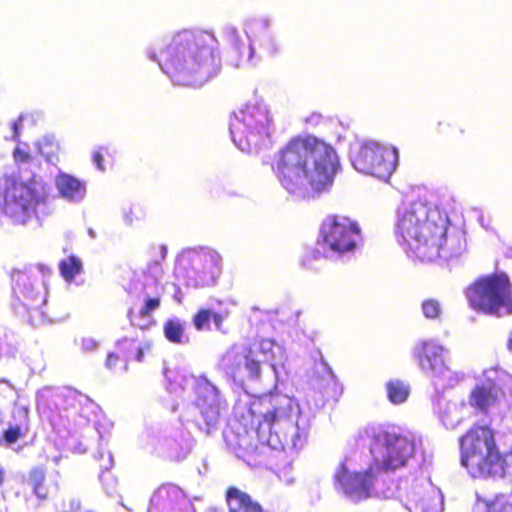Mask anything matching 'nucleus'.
<instances>
[{"label": "nucleus", "mask_w": 512, "mask_h": 512, "mask_svg": "<svg viewBox=\"0 0 512 512\" xmlns=\"http://www.w3.org/2000/svg\"><path fill=\"white\" fill-rule=\"evenodd\" d=\"M46 272L49 273L50 270L42 265L12 271L11 283L15 296L13 307H23L29 315L34 312L44 315L41 308L47 302Z\"/></svg>", "instance_id": "17"}, {"label": "nucleus", "mask_w": 512, "mask_h": 512, "mask_svg": "<svg viewBox=\"0 0 512 512\" xmlns=\"http://www.w3.org/2000/svg\"><path fill=\"white\" fill-rule=\"evenodd\" d=\"M459 446L461 465L473 478L505 479L512 469V449L501 453L487 425H473L459 438Z\"/></svg>", "instance_id": "9"}, {"label": "nucleus", "mask_w": 512, "mask_h": 512, "mask_svg": "<svg viewBox=\"0 0 512 512\" xmlns=\"http://www.w3.org/2000/svg\"><path fill=\"white\" fill-rule=\"evenodd\" d=\"M320 360L315 361L314 371L309 381L313 403L316 407H322L329 398L337 395V380L332 369L320 354ZM308 397L310 395L308 394Z\"/></svg>", "instance_id": "20"}, {"label": "nucleus", "mask_w": 512, "mask_h": 512, "mask_svg": "<svg viewBox=\"0 0 512 512\" xmlns=\"http://www.w3.org/2000/svg\"><path fill=\"white\" fill-rule=\"evenodd\" d=\"M144 217V212L140 207L130 206L122 211V218L126 225H133L134 221H139Z\"/></svg>", "instance_id": "38"}, {"label": "nucleus", "mask_w": 512, "mask_h": 512, "mask_svg": "<svg viewBox=\"0 0 512 512\" xmlns=\"http://www.w3.org/2000/svg\"><path fill=\"white\" fill-rule=\"evenodd\" d=\"M252 426L244 432L224 433L227 444L235 451L251 452L256 448L253 440L257 438L274 450L298 452L306 443L310 429V415L304 413L297 400L277 391L270 392L253 403L249 409Z\"/></svg>", "instance_id": "5"}, {"label": "nucleus", "mask_w": 512, "mask_h": 512, "mask_svg": "<svg viewBox=\"0 0 512 512\" xmlns=\"http://www.w3.org/2000/svg\"><path fill=\"white\" fill-rule=\"evenodd\" d=\"M146 55L179 86L201 87L221 68L219 42L213 32L206 30L180 31L161 51L160 59L154 47H148Z\"/></svg>", "instance_id": "7"}, {"label": "nucleus", "mask_w": 512, "mask_h": 512, "mask_svg": "<svg viewBox=\"0 0 512 512\" xmlns=\"http://www.w3.org/2000/svg\"><path fill=\"white\" fill-rule=\"evenodd\" d=\"M227 315L225 312H217L213 309H201L193 317V324L199 331L210 330L211 321H213L217 330H221L224 317Z\"/></svg>", "instance_id": "30"}, {"label": "nucleus", "mask_w": 512, "mask_h": 512, "mask_svg": "<svg viewBox=\"0 0 512 512\" xmlns=\"http://www.w3.org/2000/svg\"><path fill=\"white\" fill-rule=\"evenodd\" d=\"M226 501L229 512H264L261 506L251 497L235 487H230L226 492Z\"/></svg>", "instance_id": "28"}, {"label": "nucleus", "mask_w": 512, "mask_h": 512, "mask_svg": "<svg viewBox=\"0 0 512 512\" xmlns=\"http://www.w3.org/2000/svg\"><path fill=\"white\" fill-rule=\"evenodd\" d=\"M466 296L473 309L485 314L500 317L512 313L511 284L503 272L481 277L468 287Z\"/></svg>", "instance_id": "14"}, {"label": "nucleus", "mask_w": 512, "mask_h": 512, "mask_svg": "<svg viewBox=\"0 0 512 512\" xmlns=\"http://www.w3.org/2000/svg\"><path fill=\"white\" fill-rule=\"evenodd\" d=\"M117 349L122 353L125 363L123 371L128 369V361L134 359L138 362L143 360L144 354L151 349V342L147 339L137 340L134 338H122L117 341Z\"/></svg>", "instance_id": "27"}, {"label": "nucleus", "mask_w": 512, "mask_h": 512, "mask_svg": "<svg viewBox=\"0 0 512 512\" xmlns=\"http://www.w3.org/2000/svg\"><path fill=\"white\" fill-rule=\"evenodd\" d=\"M320 236L314 258L322 255L337 260L355 250L361 238V230L358 223L350 218L333 215L323 221Z\"/></svg>", "instance_id": "15"}, {"label": "nucleus", "mask_w": 512, "mask_h": 512, "mask_svg": "<svg viewBox=\"0 0 512 512\" xmlns=\"http://www.w3.org/2000/svg\"><path fill=\"white\" fill-rule=\"evenodd\" d=\"M401 485L394 498L398 497L404 502L409 512H441L444 507L443 496L430 480L415 478L411 484L408 480H400Z\"/></svg>", "instance_id": "19"}, {"label": "nucleus", "mask_w": 512, "mask_h": 512, "mask_svg": "<svg viewBox=\"0 0 512 512\" xmlns=\"http://www.w3.org/2000/svg\"><path fill=\"white\" fill-rule=\"evenodd\" d=\"M59 196L71 204H80L86 197V183L73 175L59 172L54 179Z\"/></svg>", "instance_id": "26"}, {"label": "nucleus", "mask_w": 512, "mask_h": 512, "mask_svg": "<svg viewBox=\"0 0 512 512\" xmlns=\"http://www.w3.org/2000/svg\"><path fill=\"white\" fill-rule=\"evenodd\" d=\"M160 253H161V258H162V259H165L166 254H167V248H166V246H164V245L160 246Z\"/></svg>", "instance_id": "45"}, {"label": "nucleus", "mask_w": 512, "mask_h": 512, "mask_svg": "<svg viewBox=\"0 0 512 512\" xmlns=\"http://www.w3.org/2000/svg\"><path fill=\"white\" fill-rule=\"evenodd\" d=\"M38 410L51 422L82 429L78 443L73 447L77 453H85L97 445L94 459L100 463L99 480L107 495L116 492L117 480L109 472L114 465L112 453L107 449L108 436L101 429L102 411L88 396L70 388L44 387L37 392Z\"/></svg>", "instance_id": "3"}, {"label": "nucleus", "mask_w": 512, "mask_h": 512, "mask_svg": "<svg viewBox=\"0 0 512 512\" xmlns=\"http://www.w3.org/2000/svg\"><path fill=\"white\" fill-rule=\"evenodd\" d=\"M473 512H512V503L504 494L496 495L492 499H481L477 496Z\"/></svg>", "instance_id": "29"}, {"label": "nucleus", "mask_w": 512, "mask_h": 512, "mask_svg": "<svg viewBox=\"0 0 512 512\" xmlns=\"http://www.w3.org/2000/svg\"><path fill=\"white\" fill-rule=\"evenodd\" d=\"M164 376L169 393L182 395L191 390L194 399L183 406L179 415L180 425L166 426L156 434L147 432V443L144 447L150 446L158 456L180 462L191 453L195 443L184 425L192 424L200 433L213 435L221 428L227 402L220 389L204 375L194 376L165 369Z\"/></svg>", "instance_id": "2"}, {"label": "nucleus", "mask_w": 512, "mask_h": 512, "mask_svg": "<svg viewBox=\"0 0 512 512\" xmlns=\"http://www.w3.org/2000/svg\"><path fill=\"white\" fill-rule=\"evenodd\" d=\"M93 162L100 171H104L105 167L103 165V155L100 151H96L93 154Z\"/></svg>", "instance_id": "43"}, {"label": "nucleus", "mask_w": 512, "mask_h": 512, "mask_svg": "<svg viewBox=\"0 0 512 512\" xmlns=\"http://www.w3.org/2000/svg\"><path fill=\"white\" fill-rule=\"evenodd\" d=\"M222 272V256L209 246L185 248L175 260L174 275L187 288L213 287L217 285Z\"/></svg>", "instance_id": "12"}, {"label": "nucleus", "mask_w": 512, "mask_h": 512, "mask_svg": "<svg viewBox=\"0 0 512 512\" xmlns=\"http://www.w3.org/2000/svg\"><path fill=\"white\" fill-rule=\"evenodd\" d=\"M422 313L427 319H437L442 313V307L436 299H426L421 305Z\"/></svg>", "instance_id": "37"}, {"label": "nucleus", "mask_w": 512, "mask_h": 512, "mask_svg": "<svg viewBox=\"0 0 512 512\" xmlns=\"http://www.w3.org/2000/svg\"><path fill=\"white\" fill-rule=\"evenodd\" d=\"M508 349L512 351V330L510 331L508 343H507Z\"/></svg>", "instance_id": "46"}, {"label": "nucleus", "mask_w": 512, "mask_h": 512, "mask_svg": "<svg viewBox=\"0 0 512 512\" xmlns=\"http://www.w3.org/2000/svg\"><path fill=\"white\" fill-rule=\"evenodd\" d=\"M350 161L358 172L387 181L398 166L399 153L395 147L364 141L351 147Z\"/></svg>", "instance_id": "16"}, {"label": "nucleus", "mask_w": 512, "mask_h": 512, "mask_svg": "<svg viewBox=\"0 0 512 512\" xmlns=\"http://www.w3.org/2000/svg\"><path fill=\"white\" fill-rule=\"evenodd\" d=\"M59 270L62 277L71 283L75 276L82 271V262L76 256H69L60 261Z\"/></svg>", "instance_id": "35"}, {"label": "nucleus", "mask_w": 512, "mask_h": 512, "mask_svg": "<svg viewBox=\"0 0 512 512\" xmlns=\"http://www.w3.org/2000/svg\"><path fill=\"white\" fill-rule=\"evenodd\" d=\"M2 211L14 224L26 225L35 215L36 208L47 198L44 184L36 179L27 182L5 179Z\"/></svg>", "instance_id": "13"}, {"label": "nucleus", "mask_w": 512, "mask_h": 512, "mask_svg": "<svg viewBox=\"0 0 512 512\" xmlns=\"http://www.w3.org/2000/svg\"><path fill=\"white\" fill-rule=\"evenodd\" d=\"M320 121H321V115L316 114V113L310 115L306 119V123L311 124V125H318Z\"/></svg>", "instance_id": "44"}, {"label": "nucleus", "mask_w": 512, "mask_h": 512, "mask_svg": "<svg viewBox=\"0 0 512 512\" xmlns=\"http://www.w3.org/2000/svg\"><path fill=\"white\" fill-rule=\"evenodd\" d=\"M505 256L507 258H512V247H507L505 250Z\"/></svg>", "instance_id": "47"}, {"label": "nucleus", "mask_w": 512, "mask_h": 512, "mask_svg": "<svg viewBox=\"0 0 512 512\" xmlns=\"http://www.w3.org/2000/svg\"><path fill=\"white\" fill-rule=\"evenodd\" d=\"M186 327V321L177 317L170 318L164 323V335L171 343L185 344L189 341L185 334Z\"/></svg>", "instance_id": "32"}, {"label": "nucleus", "mask_w": 512, "mask_h": 512, "mask_svg": "<svg viewBox=\"0 0 512 512\" xmlns=\"http://www.w3.org/2000/svg\"><path fill=\"white\" fill-rule=\"evenodd\" d=\"M354 440L359 448L369 450L370 459L362 463L359 452L346 454L333 473L336 492L354 504L394 498L402 486L390 476L414 461V439L395 427L369 423L357 431Z\"/></svg>", "instance_id": "1"}, {"label": "nucleus", "mask_w": 512, "mask_h": 512, "mask_svg": "<svg viewBox=\"0 0 512 512\" xmlns=\"http://www.w3.org/2000/svg\"><path fill=\"white\" fill-rule=\"evenodd\" d=\"M162 275L163 268L160 261L149 262L143 271L142 279L130 285L129 293L149 297L155 295L156 298H161L164 292L161 284Z\"/></svg>", "instance_id": "24"}, {"label": "nucleus", "mask_w": 512, "mask_h": 512, "mask_svg": "<svg viewBox=\"0 0 512 512\" xmlns=\"http://www.w3.org/2000/svg\"><path fill=\"white\" fill-rule=\"evenodd\" d=\"M20 422L15 425H10L8 429L3 432V440L6 445L14 444L19 438L26 435L28 431V411L26 409H19L16 411Z\"/></svg>", "instance_id": "33"}, {"label": "nucleus", "mask_w": 512, "mask_h": 512, "mask_svg": "<svg viewBox=\"0 0 512 512\" xmlns=\"http://www.w3.org/2000/svg\"><path fill=\"white\" fill-rule=\"evenodd\" d=\"M3 483V473L0 471V485Z\"/></svg>", "instance_id": "50"}, {"label": "nucleus", "mask_w": 512, "mask_h": 512, "mask_svg": "<svg viewBox=\"0 0 512 512\" xmlns=\"http://www.w3.org/2000/svg\"><path fill=\"white\" fill-rule=\"evenodd\" d=\"M188 507L183 491L176 485L165 484L152 495L148 512H181Z\"/></svg>", "instance_id": "23"}, {"label": "nucleus", "mask_w": 512, "mask_h": 512, "mask_svg": "<svg viewBox=\"0 0 512 512\" xmlns=\"http://www.w3.org/2000/svg\"><path fill=\"white\" fill-rule=\"evenodd\" d=\"M2 384H6L7 385V383L5 381H0V385H2Z\"/></svg>", "instance_id": "52"}, {"label": "nucleus", "mask_w": 512, "mask_h": 512, "mask_svg": "<svg viewBox=\"0 0 512 512\" xmlns=\"http://www.w3.org/2000/svg\"><path fill=\"white\" fill-rule=\"evenodd\" d=\"M502 370L489 369L484 371V382L478 384L470 394L469 405L477 411L487 413L497 398V392L501 389L506 378Z\"/></svg>", "instance_id": "21"}, {"label": "nucleus", "mask_w": 512, "mask_h": 512, "mask_svg": "<svg viewBox=\"0 0 512 512\" xmlns=\"http://www.w3.org/2000/svg\"><path fill=\"white\" fill-rule=\"evenodd\" d=\"M339 168L334 148L313 136L291 140L275 154L272 164L281 186L303 199L328 192Z\"/></svg>", "instance_id": "6"}, {"label": "nucleus", "mask_w": 512, "mask_h": 512, "mask_svg": "<svg viewBox=\"0 0 512 512\" xmlns=\"http://www.w3.org/2000/svg\"><path fill=\"white\" fill-rule=\"evenodd\" d=\"M119 356L115 353H109L105 362V365L110 370H115L116 365L119 361Z\"/></svg>", "instance_id": "42"}, {"label": "nucleus", "mask_w": 512, "mask_h": 512, "mask_svg": "<svg viewBox=\"0 0 512 512\" xmlns=\"http://www.w3.org/2000/svg\"><path fill=\"white\" fill-rule=\"evenodd\" d=\"M440 389H435V395L432 396L433 412L446 429L454 430L468 415V406L464 400L450 401L446 399Z\"/></svg>", "instance_id": "22"}, {"label": "nucleus", "mask_w": 512, "mask_h": 512, "mask_svg": "<svg viewBox=\"0 0 512 512\" xmlns=\"http://www.w3.org/2000/svg\"><path fill=\"white\" fill-rule=\"evenodd\" d=\"M243 31L247 43L241 38L238 28L232 24H225L221 29L224 41L229 45V63L236 68L256 66L260 60L261 52L269 56L276 55L280 50V43L273 31V20L267 15L251 16L244 20Z\"/></svg>", "instance_id": "10"}, {"label": "nucleus", "mask_w": 512, "mask_h": 512, "mask_svg": "<svg viewBox=\"0 0 512 512\" xmlns=\"http://www.w3.org/2000/svg\"><path fill=\"white\" fill-rule=\"evenodd\" d=\"M13 157L17 163H27L31 160L30 153L23 146H18L14 150Z\"/></svg>", "instance_id": "40"}, {"label": "nucleus", "mask_w": 512, "mask_h": 512, "mask_svg": "<svg viewBox=\"0 0 512 512\" xmlns=\"http://www.w3.org/2000/svg\"><path fill=\"white\" fill-rule=\"evenodd\" d=\"M172 410L176 411L177 410V406H172Z\"/></svg>", "instance_id": "51"}, {"label": "nucleus", "mask_w": 512, "mask_h": 512, "mask_svg": "<svg viewBox=\"0 0 512 512\" xmlns=\"http://www.w3.org/2000/svg\"><path fill=\"white\" fill-rule=\"evenodd\" d=\"M46 469L43 466L33 467L28 474L27 484L32 493L41 501L48 498L49 490L45 485Z\"/></svg>", "instance_id": "31"}, {"label": "nucleus", "mask_w": 512, "mask_h": 512, "mask_svg": "<svg viewBox=\"0 0 512 512\" xmlns=\"http://www.w3.org/2000/svg\"><path fill=\"white\" fill-rule=\"evenodd\" d=\"M24 119H25V116L20 115L16 121L11 123L12 134L10 136V139H12L13 141H18Z\"/></svg>", "instance_id": "41"}, {"label": "nucleus", "mask_w": 512, "mask_h": 512, "mask_svg": "<svg viewBox=\"0 0 512 512\" xmlns=\"http://www.w3.org/2000/svg\"><path fill=\"white\" fill-rule=\"evenodd\" d=\"M421 371L431 379L435 389L452 388L464 379L462 372L451 370L447 362L449 350L435 341H423L413 349Z\"/></svg>", "instance_id": "18"}, {"label": "nucleus", "mask_w": 512, "mask_h": 512, "mask_svg": "<svg viewBox=\"0 0 512 512\" xmlns=\"http://www.w3.org/2000/svg\"><path fill=\"white\" fill-rule=\"evenodd\" d=\"M38 152L48 163H54L58 151V144L54 136H44L37 142Z\"/></svg>", "instance_id": "36"}, {"label": "nucleus", "mask_w": 512, "mask_h": 512, "mask_svg": "<svg viewBox=\"0 0 512 512\" xmlns=\"http://www.w3.org/2000/svg\"><path fill=\"white\" fill-rule=\"evenodd\" d=\"M88 235H89L92 239L96 238V232H95V230H94V229H92V228H89V229H88Z\"/></svg>", "instance_id": "49"}, {"label": "nucleus", "mask_w": 512, "mask_h": 512, "mask_svg": "<svg viewBox=\"0 0 512 512\" xmlns=\"http://www.w3.org/2000/svg\"><path fill=\"white\" fill-rule=\"evenodd\" d=\"M286 353L272 339H262L253 347L233 345L220 358L218 367L233 382L246 390L249 382L260 380L261 362L268 363L276 382L281 381Z\"/></svg>", "instance_id": "8"}, {"label": "nucleus", "mask_w": 512, "mask_h": 512, "mask_svg": "<svg viewBox=\"0 0 512 512\" xmlns=\"http://www.w3.org/2000/svg\"><path fill=\"white\" fill-rule=\"evenodd\" d=\"M79 345L83 353H91L98 349L99 342L92 337H82Z\"/></svg>", "instance_id": "39"}, {"label": "nucleus", "mask_w": 512, "mask_h": 512, "mask_svg": "<svg viewBox=\"0 0 512 512\" xmlns=\"http://www.w3.org/2000/svg\"><path fill=\"white\" fill-rule=\"evenodd\" d=\"M272 117L262 100L249 101L233 112L229 130L233 143L242 152L256 154L268 148Z\"/></svg>", "instance_id": "11"}, {"label": "nucleus", "mask_w": 512, "mask_h": 512, "mask_svg": "<svg viewBox=\"0 0 512 512\" xmlns=\"http://www.w3.org/2000/svg\"><path fill=\"white\" fill-rule=\"evenodd\" d=\"M386 393L391 403L401 404L407 400L410 394V387L404 381L394 379L386 383Z\"/></svg>", "instance_id": "34"}, {"label": "nucleus", "mask_w": 512, "mask_h": 512, "mask_svg": "<svg viewBox=\"0 0 512 512\" xmlns=\"http://www.w3.org/2000/svg\"><path fill=\"white\" fill-rule=\"evenodd\" d=\"M448 216L422 200L402 204L396 213L395 235L407 256L451 268L466 253L460 233L447 234Z\"/></svg>", "instance_id": "4"}, {"label": "nucleus", "mask_w": 512, "mask_h": 512, "mask_svg": "<svg viewBox=\"0 0 512 512\" xmlns=\"http://www.w3.org/2000/svg\"><path fill=\"white\" fill-rule=\"evenodd\" d=\"M134 296L138 302H135L128 311L129 321L132 326L146 330L155 323L152 313L160 307L161 298H156L155 295Z\"/></svg>", "instance_id": "25"}, {"label": "nucleus", "mask_w": 512, "mask_h": 512, "mask_svg": "<svg viewBox=\"0 0 512 512\" xmlns=\"http://www.w3.org/2000/svg\"><path fill=\"white\" fill-rule=\"evenodd\" d=\"M223 305V302L220 300H216L215 302H211L210 307H221Z\"/></svg>", "instance_id": "48"}]
</instances>
